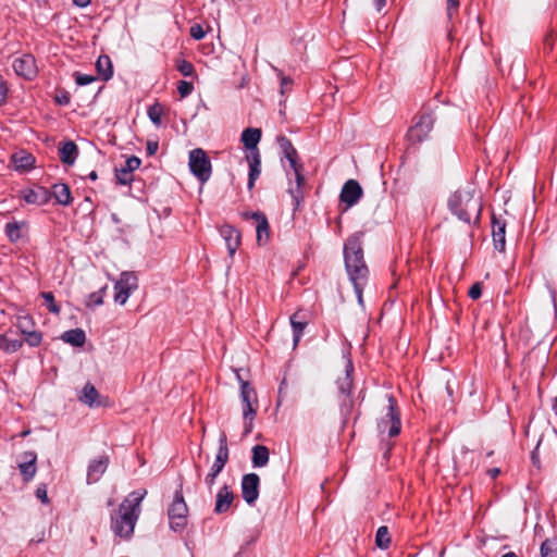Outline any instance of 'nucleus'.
<instances>
[{
	"mask_svg": "<svg viewBox=\"0 0 557 557\" xmlns=\"http://www.w3.org/2000/svg\"><path fill=\"white\" fill-rule=\"evenodd\" d=\"M23 335L25 336V342L32 347L39 346L42 341V335L38 331L33 330L30 332H26Z\"/></svg>",
	"mask_w": 557,
	"mask_h": 557,
	"instance_id": "40",
	"label": "nucleus"
},
{
	"mask_svg": "<svg viewBox=\"0 0 557 557\" xmlns=\"http://www.w3.org/2000/svg\"><path fill=\"white\" fill-rule=\"evenodd\" d=\"M61 338L73 346L81 347L86 342L85 332L81 329L66 331L62 334Z\"/></svg>",
	"mask_w": 557,
	"mask_h": 557,
	"instance_id": "29",
	"label": "nucleus"
},
{
	"mask_svg": "<svg viewBox=\"0 0 557 557\" xmlns=\"http://www.w3.org/2000/svg\"><path fill=\"white\" fill-rule=\"evenodd\" d=\"M147 495L146 490L134 491L119 506L117 512L111 517V529L121 539H131L140 515V504Z\"/></svg>",
	"mask_w": 557,
	"mask_h": 557,
	"instance_id": "2",
	"label": "nucleus"
},
{
	"mask_svg": "<svg viewBox=\"0 0 557 557\" xmlns=\"http://www.w3.org/2000/svg\"><path fill=\"white\" fill-rule=\"evenodd\" d=\"M277 140H278V145H280L281 149L283 150V152L294 148L290 140L288 138H286L285 136L278 137Z\"/></svg>",
	"mask_w": 557,
	"mask_h": 557,
	"instance_id": "53",
	"label": "nucleus"
},
{
	"mask_svg": "<svg viewBox=\"0 0 557 557\" xmlns=\"http://www.w3.org/2000/svg\"><path fill=\"white\" fill-rule=\"evenodd\" d=\"M413 125L408 131V139L411 143H421L425 140L434 125V117L431 113L423 112L413 119Z\"/></svg>",
	"mask_w": 557,
	"mask_h": 557,
	"instance_id": "10",
	"label": "nucleus"
},
{
	"mask_svg": "<svg viewBox=\"0 0 557 557\" xmlns=\"http://www.w3.org/2000/svg\"><path fill=\"white\" fill-rule=\"evenodd\" d=\"M96 69L99 76L103 81H108L112 77V62L108 55H100L96 62Z\"/></svg>",
	"mask_w": 557,
	"mask_h": 557,
	"instance_id": "31",
	"label": "nucleus"
},
{
	"mask_svg": "<svg viewBox=\"0 0 557 557\" xmlns=\"http://www.w3.org/2000/svg\"><path fill=\"white\" fill-rule=\"evenodd\" d=\"M468 295L471 299L475 300V299H479L482 295V285L481 283H474L469 292H468Z\"/></svg>",
	"mask_w": 557,
	"mask_h": 557,
	"instance_id": "49",
	"label": "nucleus"
},
{
	"mask_svg": "<svg viewBox=\"0 0 557 557\" xmlns=\"http://www.w3.org/2000/svg\"><path fill=\"white\" fill-rule=\"evenodd\" d=\"M106 290H107V286H103L99 292H97L99 295H102V297L104 296L106 294Z\"/></svg>",
	"mask_w": 557,
	"mask_h": 557,
	"instance_id": "62",
	"label": "nucleus"
},
{
	"mask_svg": "<svg viewBox=\"0 0 557 557\" xmlns=\"http://www.w3.org/2000/svg\"><path fill=\"white\" fill-rule=\"evenodd\" d=\"M362 196V188L355 180H348L341 191V201L346 203L347 207L355 206Z\"/></svg>",
	"mask_w": 557,
	"mask_h": 557,
	"instance_id": "13",
	"label": "nucleus"
},
{
	"mask_svg": "<svg viewBox=\"0 0 557 557\" xmlns=\"http://www.w3.org/2000/svg\"><path fill=\"white\" fill-rule=\"evenodd\" d=\"M274 71L277 73L280 79H281V94L284 95L285 91L287 89H289L290 85H292V79L284 76L282 71H280L278 69L274 67Z\"/></svg>",
	"mask_w": 557,
	"mask_h": 557,
	"instance_id": "47",
	"label": "nucleus"
},
{
	"mask_svg": "<svg viewBox=\"0 0 557 557\" xmlns=\"http://www.w3.org/2000/svg\"><path fill=\"white\" fill-rule=\"evenodd\" d=\"M106 290H107V286H103L99 292H97L99 295H102V297L104 296L106 294Z\"/></svg>",
	"mask_w": 557,
	"mask_h": 557,
	"instance_id": "63",
	"label": "nucleus"
},
{
	"mask_svg": "<svg viewBox=\"0 0 557 557\" xmlns=\"http://www.w3.org/2000/svg\"><path fill=\"white\" fill-rule=\"evenodd\" d=\"M345 268L358 299L363 305V288L368 283L369 269L363 258V249L359 235L350 236L344 245Z\"/></svg>",
	"mask_w": 557,
	"mask_h": 557,
	"instance_id": "1",
	"label": "nucleus"
},
{
	"mask_svg": "<svg viewBox=\"0 0 557 557\" xmlns=\"http://www.w3.org/2000/svg\"><path fill=\"white\" fill-rule=\"evenodd\" d=\"M289 321L293 329L294 347H296L304 334L307 322L299 320V312L294 313Z\"/></svg>",
	"mask_w": 557,
	"mask_h": 557,
	"instance_id": "32",
	"label": "nucleus"
},
{
	"mask_svg": "<svg viewBox=\"0 0 557 557\" xmlns=\"http://www.w3.org/2000/svg\"><path fill=\"white\" fill-rule=\"evenodd\" d=\"M58 101H59V103H65L66 104L69 102V99L66 97H64V98L59 99Z\"/></svg>",
	"mask_w": 557,
	"mask_h": 557,
	"instance_id": "64",
	"label": "nucleus"
},
{
	"mask_svg": "<svg viewBox=\"0 0 557 557\" xmlns=\"http://www.w3.org/2000/svg\"><path fill=\"white\" fill-rule=\"evenodd\" d=\"M109 465L108 456H100L92 460L88 466L87 481L88 483H96L101 475L106 472Z\"/></svg>",
	"mask_w": 557,
	"mask_h": 557,
	"instance_id": "22",
	"label": "nucleus"
},
{
	"mask_svg": "<svg viewBox=\"0 0 557 557\" xmlns=\"http://www.w3.org/2000/svg\"><path fill=\"white\" fill-rule=\"evenodd\" d=\"M251 218L256 221L257 242L263 245L269 240V223L264 214L253 212Z\"/></svg>",
	"mask_w": 557,
	"mask_h": 557,
	"instance_id": "24",
	"label": "nucleus"
},
{
	"mask_svg": "<svg viewBox=\"0 0 557 557\" xmlns=\"http://www.w3.org/2000/svg\"><path fill=\"white\" fill-rule=\"evenodd\" d=\"M294 176L295 183L289 186L288 193L293 199V206L297 209L304 199L302 185L305 177L302 175V170L294 171Z\"/></svg>",
	"mask_w": 557,
	"mask_h": 557,
	"instance_id": "23",
	"label": "nucleus"
},
{
	"mask_svg": "<svg viewBox=\"0 0 557 557\" xmlns=\"http://www.w3.org/2000/svg\"><path fill=\"white\" fill-rule=\"evenodd\" d=\"M36 496L44 503H48V494L45 485L38 486L36 490Z\"/></svg>",
	"mask_w": 557,
	"mask_h": 557,
	"instance_id": "51",
	"label": "nucleus"
},
{
	"mask_svg": "<svg viewBox=\"0 0 557 557\" xmlns=\"http://www.w3.org/2000/svg\"><path fill=\"white\" fill-rule=\"evenodd\" d=\"M194 90V86L191 83L186 81H180L177 84V91L182 98L189 96Z\"/></svg>",
	"mask_w": 557,
	"mask_h": 557,
	"instance_id": "43",
	"label": "nucleus"
},
{
	"mask_svg": "<svg viewBox=\"0 0 557 557\" xmlns=\"http://www.w3.org/2000/svg\"><path fill=\"white\" fill-rule=\"evenodd\" d=\"M74 77H75L76 84L79 85V86L88 85V84L92 83L96 79L91 75L82 74V73H78V72H76L74 74Z\"/></svg>",
	"mask_w": 557,
	"mask_h": 557,
	"instance_id": "46",
	"label": "nucleus"
},
{
	"mask_svg": "<svg viewBox=\"0 0 557 557\" xmlns=\"http://www.w3.org/2000/svg\"><path fill=\"white\" fill-rule=\"evenodd\" d=\"M541 557H557V541L547 539L541 545Z\"/></svg>",
	"mask_w": 557,
	"mask_h": 557,
	"instance_id": "36",
	"label": "nucleus"
},
{
	"mask_svg": "<svg viewBox=\"0 0 557 557\" xmlns=\"http://www.w3.org/2000/svg\"><path fill=\"white\" fill-rule=\"evenodd\" d=\"M190 36L196 40H201L206 36V32L199 24L190 27Z\"/></svg>",
	"mask_w": 557,
	"mask_h": 557,
	"instance_id": "48",
	"label": "nucleus"
},
{
	"mask_svg": "<svg viewBox=\"0 0 557 557\" xmlns=\"http://www.w3.org/2000/svg\"><path fill=\"white\" fill-rule=\"evenodd\" d=\"M50 194L62 206H69L72 201L70 187L66 184H54Z\"/></svg>",
	"mask_w": 557,
	"mask_h": 557,
	"instance_id": "28",
	"label": "nucleus"
},
{
	"mask_svg": "<svg viewBox=\"0 0 557 557\" xmlns=\"http://www.w3.org/2000/svg\"><path fill=\"white\" fill-rule=\"evenodd\" d=\"M487 473L491 478L495 479L500 473V470L498 468H493L490 469Z\"/></svg>",
	"mask_w": 557,
	"mask_h": 557,
	"instance_id": "59",
	"label": "nucleus"
},
{
	"mask_svg": "<svg viewBox=\"0 0 557 557\" xmlns=\"http://www.w3.org/2000/svg\"><path fill=\"white\" fill-rule=\"evenodd\" d=\"M41 297L44 298V300L46 301V305L49 309L50 312H53V313H59L60 312V308L59 306L54 302V296L52 293L50 292H44L41 293Z\"/></svg>",
	"mask_w": 557,
	"mask_h": 557,
	"instance_id": "41",
	"label": "nucleus"
},
{
	"mask_svg": "<svg viewBox=\"0 0 557 557\" xmlns=\"http://www.w3.org/2000/svg\"><path fill=\"white\" fill-rule=\"evenodd\" d=\"M99 397L100 395L96 387L91 383H86L78 396V399L88 407H98L102 404L99 400Z\"/></svg>",
	"mask_w": 557,
	"mask_h": 557,
	"instance_id": "26",
	"label": "nucleus"
},
{
	"mask_svg": "<svg viewBox=\"0 0 557 557\" xmlns=\"http://www.w3.org/2000/svg\"><path fill=\"white\" fill-rule=\"evenodd\" d=\"M23 346V342L21 339L8 338L5 335L0 334V349L7 354H12L17 351Z\"/></svg>",
	"mask_w": 557,
	"mask_h": 557,
	"instance_id": "34",
	"label": "nucleus"
},
{
	"mask_svg": "<svg viewBox=\"0 0 557 557\" xmlns=\"http://www.w3.org/2000/svg\"><path fill=\"white\" fill-rule=\"evenodd\" d=\"M492 236L496 250L505 251L506 246V223L493 215L492 219Z\"/></svg>",
	"mask_w": 557,
	"mask_h": 557,
	"instance_id": "17",
	"label": "nucleus"
},
{
	"mask_svg": "<svg viewBox=\"0 0 557 557\" xmlns=\"http://www.w3.org/2000/svg\"><path fill=\"white\" fill-rule=\"evenodd\" d=\"M25 226L24 222H9L5 224L4 232L11 242H17L22 237V227Z\"/></svg>",
	"mask_w": 557,
	"mask_h": 557,
	"instance_id": "33",
	"label": "nucleus"
},
{
	"mask_svg": "<svg viewBox=\"0 0 557 557\" xmlns=\"http://www.w3.org/2000/svg\"><path fill=\"white\" fill-rule=\"evenodd\" d=\"M8 84L4 78L0 75V104L4 102L8 96Z\"/></svg>",
	"mask_w": 557,
	"mask_h": 557,
	"instance_id": "50",
	"label": "nucleus"
},
{
	"mask_svg": "<svg viewBox=\"0 0 557 557\" xmlns=\"http://www.w3.org/2000/svg\"><path fill=\"white\" fill-rule=\"evenodd\" d=\"M158 150V143L149 141L147 144V151L149 154H154Z\"/></svg>",
	"mask_w": 557,
	"mask_h": 557,
	"instance_id": "56",
	"label": "nucleus"
},
{
	"mask_svg": "<svg viewBox=\"0 0 557 557\" xmlns=\"http://www.w3.org/2000/svg\"><path fill=\"white\" fill-rule=\"evenodd\" d=\"M260 478L256 473L245 474L242 479V496L248 505H253L259 497Z\"/></svg>",
	"mask_w": 557,
	"mask_h": 557,
	"instance_id": "11",
	"label": "nucleus"
},
{
	"mask_svg": "<svg viewBox=\"0 0 557 557\" xmlns=\"http://www.w3.org/2000/svg\"><path fill=\"white\" fill-rule=\"evenodd\" d=\"M234 502V493L230 486L223 485L216 494L214 512L215 513H224L226 512Z\"/></svg>",
	"mask_w": 557,
	"mask_h": 557,
	"instance_id": "18",
	"label": "nucleus"
},
{
	"mask_svg": "<svg viewBox=\"0 0 557 557\" xmlns=\"http://www.w3.org/2000/svg\"><path fill=\"white\" fill-rule=\"evenodd\" d=\"M16 326L21 331L22 334H25L26 332L33 331L32 330L33 321L29 317H18Z\"/></svg>",
	"mask_w": 557,
	"mask_h": 557,
	"instance_id": "42",
	"label": "nucleus"
},
{
	"mask_svg": "<svg viewBox=\"0 0 557 557\" xmlns=\"http://www.w3.org/2000/svg\"><path fill=\"white\" fill-rule=\"evenodd\" d=\"M228 446L225 433H222L219 438V448L213 465L210 468L211 472L220 474L228 461Z\"/></svg>",
	"mask_w": 557,
	"mask_h": 557,
	"instance_id": "14",
	"label": "nucleus"
},
{
	"mask_svg": "<svg viewBox=\"0 0 557 557\" xmlns=\"http://www.w3.org/2000/svg\"><path fill=\"white\" fill-rule=\"evenodd\" d=\"M13 69L18 76L32 79L37 74L35 58L32 54H23L13 61Z\"/></svg>",
	"mask_w": 557,
	"mask_h": 557,
	"instance_id": "12",
	"label": "nucleus"
},
{
	"mask_svg": "<svg viewBox=\"0 0 557 557\" xmlns=\"http://www.w3.org/2000/svg\"><path fill=\"white\" fill-rule=\"evenodd\" d=\"M91 0H73V4L77 8H86L90 4Z\"/></svg>",
	"mask_w": 557,
	"mask_h": 557,
	"instance_id": "57",
	"label": "nucleus"
},
{
	"mask_svg": "<svg viewBox=\"0 0 557 557\" xmlns=\"http://www.w3.org/2000/svg\"><path fill=\"white\" fill-rule=\"evenodd\" d=\"M138 288V277L135 272L124 271L114 283V301L124 306L129 296Z\"/></svg>",
	"mask_w": 557,
	"mask_h": 557,
	"instance_id": "5",
	"label": "nucleus"
},
{
	"mask_svg": "<svg viewBox=\"0 0 557 557\" xmlns=\"http://www.w3.org/2000/svg\"><path fill=\"white\" fill-rule=\"evenodd\" d=\"M386 4V0H374L376 11H381Z\"/></svg>",
	"mask_w": 557,
	"mask_h": 557,
	"instance_id": "58",
	"label": "nucleus"
},
{
	"mask_svg": "<svg viewBox=\"0 0 557 557\" xmlns=\"http://www.w3.org/2000/svg\"><path fill=\"white\" fill-rule=\"evenodd\" d=\"M283 153H284V157L287 159L293 172L302 170V165L300 163H298V153L295 148L286 150Z\"/></svg>",
	"mask_w": 557,
	"mask_h": 557,
	"instance_id": "37",
	"label": "nucleus"
},
{
	"mask_svg": "<svg viewBox=\"0 0 557 557\" xmlns=\"http://www.w3.org/2000/svg\"><path fill=\"white\" fill-rule=\"evenodd\" d=\"M354 371V366L351 361L346 360L345 364V373L343 376L338 377L336 381L337 388L339 392V411L344 419V422L348 419L350 411L352 409V399H351V388H352V379L351 373Z\"/></svg>",
	"mask_w": 557,
	"mask_h": 557,
	"instance_id": "4",
	"label": "nucleus"
},
{
	"mask_svg": "<svg viewBox=\"0 0 557 557\" xmlns=\"http://www.w3.org/2000/svg\"><path fill=\"white\" fill-rule=\"evenodd\" d=\"M23 461L18 463V469L24 481H30L36 474L37 455L34 451H25L22 456Z\"/></svg>",
	"mask_w": 557,
	"mask_h": 557,
	"instance_id": "21",
	"label": "nucleus"
},
{
	"mask_svg": "<svg viewBox=\"0 0 557 557\" xmlns=\"http://www.w3.org/2000/svg\"><path fill=\"white\" fill-rule=\"evenodd\" d=\"M103 304L102 295H99L98 293H92L89 296L88 306H100Z\"/></svg>",
	"mask_w": 557,
	"mask_h": 557,
	"instance_id": "52",
	"label": "nucleus"
},
{
	"mask_svg": "<svg viewBox=\"0 0 557 557\" xmlns=\"http://www.w3.org/2000/svg\"><path fill=\"white\" fill-rule=\"evenodd\" d=\"M392 539L389 535L388 528L382 525L377 529L375 534V544L381 549H387L391 545Z\"/></svg>",
	"mask_w": 557,
	"mask_h": 557,
	"instance_id": "35",
	"label": "nucleus"
},
{
	"mask_svg": "<svg viewBox=\"0 0 557 557\" xmlns=\"http://www.w3.org/2000/svg\"><path fill=\"white\" fill-rule=\"evenodd\" d=\"M220 234L225 240L228 255L233 257L240 244L239 232L231 225H223L220 228Z\"/></svg>",
	"mask_w": 557,
	"mask_h": 557,
	"instance_id": "19",
	"label": "nucleus"
},
{
	"mask_svg": "<svg viewBox=\"0 0 557 557\" xmlns=\"http://www.w3.org/2000/svg\"><path fill=\"white\" fill-rule=\"evenodd\" d=\"M262 133L260 128L248 127L242 133V143L248 150L247 154L260 153L258 144L261 139Z\"/></svg>",
	"mask_w": 557,
	"mask_h": 557,
	"instance_id": "20",
	"label": "nucleus"
},
{
	"mask_svg": "<svg viewBox=\"0 0 557 557\" xmlns=\"http://www.w3.org/2000/svg\"><path fill=\"white\" fill-rule=\"evenodd\" d=\"M115 178L119 184L127 185L133 181V174L122 166L115 170Z\"/></svg>",
	"mask_w": 557,
	"mask_h": 557,
	"instance_id": "39",
	"label": "nucleus"
},
{
	"mask_svg": "<svg viewBox=\"0 0 557 557\" xmlns=\"http://www.w3.org/2000/svg\"><path fill=\"white\" fill-rule=\"evenodd\" d=\"M447 15L449 18L453 17V13L457 11L459 7V0H447Z\"/></svg>",
	"mask_w": 557,
	"mask_h": 557,
	"instance_id": "54",
	"label": "nucleus"
},
{
	"mask_svg": "<svg viewBox=\"0 0 557 557\" xmlns=\"http://www.w3.org/2000/svg\"><path fill=\"white\" fill-rule=\"evenodd\" d=\"M240 398L244 404L243 414L245 419L244 434L247 435L252 430V420L256 416V409L252 404L257 401L256 391L246 381H240Z\"/></svg>",
	"mask_w": 557,
	"mask_h": 557,
	"instance_id": "9",
	"label": "nucleus"
},
{
	"mask_svg": "<svg viewBox=\"0 0 557 557\" xmlns=\"http://www.w3.org/2000/svg\"><path fill=\"white\" fill-rule=\"evenodd\" d=\"M502 557H517V555L513 552H508V553L504 554Z\"/></svg>",
	"mask_w": 557,
	"mask_h": 557,
	"instance_id": "61",
	"label": "nucleus"
},
{
	"mask_svg": "<svg viewBox=\"0 0 557 557\" xmlns=\"http://www.w3.org/2000/svg\"><path fill=\"white\" fill-rule=\"evenodd\" d=\"M269 462V449L263 445H256L252 448V466L261 468Z\"/></svg>",
	"mask_w": 557,
	"mask_h": 557,
	"instance_id": "30",
	"label": "nucleus"
},
{
	"mask_svg": "<svg viewBox=\"0 0 557 557\" xmlns=\"http://www.w3.org/2000/svg\"><path fill=\"white\" fill-rule=\"evenodd\" d=\"M246 160L249 165L248 188L252 189L256 180L261 173V156L253 152V154H246Z\"/></svg>",
	"mask_w": 557,
	"mask_h": 557,
	"instance_id": "25",
	"label": "nucleus"
},
{
	"mask_svg": "<svg viewBox=\"0 0 557 557\" xmlns=\"http://www.w3.org/2000/svg\"><path fill=\"white\" fill-rule=\"evenodd\" d=\"M140 163L141 161L138 157L131 156L126 159L125 164L123 166L133 174V172L140 166Z\"/></svg>",
	"mask_w": 557,
	"mask_h": 557,
	"instance_id": "45",
	"label": "nucleus"
},
{
	"mask_svg": "<svg viewBox=\"0 0 557 557\" xmlns=\"http://www.w3.org/2000/svg\"><path fill=\"white\" fill-rule=\"evenodd\" d=\"M35 157L25 150L16 151L11 156V163L20 173L30 171L35 166Z\"/></svg>",
	"mask_w": 557,
	"mask_h": 557,
	"instance_id": "16",
	"label": "nucleus"
},
{
	"mask_svg": "<svg viewBox=\"0 0 557 557\" xmlns=\"http://www.w3.org/2000/svg\"><path fill=\"white\" fill-rule=\"evenodd\" d=\"M188 165L190 172L200 181H209L212 172L211 162L205 150L196 148L189 152Z\"/></svg>",
	"mask_w": 557,
	"mask_h": 557,
	"instance_id": "6",
	"label": "nucleus"
},
{
	"mask_svg": "<svg viewBox=\"0 0 557 557\" xmlns=\"http://www.w3.org/2000/svg\"><path fill=\"white\" fill-rule=\"evenodd\" d=\"M163 114V108L161 104L156 103L148 109V116L151 122L159 126L161 124V116Z\"/></svg>",
	"mask_w": 557,
	"mask_h": 557,
	"instance_id": "38",
	"label": "nucleus"
},
{
	"mask_svg": "<svg viewBox=\"0 0 557 557\" xmlns=\"http://www.w3.org/2000/svg\"><path fill=\"white\" fill-rule=\"evenodd\" d=\"M387 400V412L377 423V429L381 433H387L388 436L394 437L399 434L401 429L400 416L397 410L395 398L392 395H388Z\"/></svg>",
	"mask_w": 557,
	"mask_h": 557,
	"instance_id": "8",
	"label": "nucleus"
},
{
	"mask_svg": "<svg viewBox=\"0 0 557 557\" xmlns=\"http://www.w3.org/2000/svg\"><path fill=\"white\" fill-rule=\"evenodd\" d=\"M219 474L209 471V473L205 478V483L207 484L208 488L211 491L213 485L215 484L216 476Z\"/></svg>",
	"mask_w": 557,
	"mask_h": 557,
	"instance_id": "55",
	"label": "nucleus"
},
{
	"mask_svg": "<svg viewBox=\"0 0 557 557\" xmlns=\"http://www.w3.org/2000/svg\"><path fill=\"white\" fill-rule=\"evenodd\" d=\"M88 176H89V178H90L91 181H96V180H97V177H98V175H97V172H96V171H91V172L89 173V175H88Z\"/></svg>",
	"mask_w": 557,
	"mask_h": 557,
	"instance_id": "60",
	"label": "nucleus"
},
{
	"mask_svg": "<svg viewBox=\"0 0 557 557\" xmlns=\"http://www.w3.org/2000/svg\"><path fill=\"white\" fill-rule=\"evenodd\" d=\"M447 206L453 215L459 221L470 224L478 222L481 215V197L476 195L472 184L459 187L447 200Z\"/></svg>",
	"mask_w": 557,
	"mask_h": 557,
	"instance_id": "3",
	"label": "nucleus"
},
{
	"mask_svg": "<svg viewBox=\"0 0 557 557\" xmlns=\"http://www.w3.org/2000/svg\"><path fill=\"white\" fill-rule=\"evenodd\" d=\"M21 195L25 202L37 206L48 203L51 198L50 190H48L45 187H37L35 189H24L21 191Z\"/></svg>",
	"mask_w": 557,
	"mask_h": 557,
	"instance_id": "15",
	"label": "nucleus"
},
{
	"mask_svg": "<svg viewBox=\"0 0 557 557\" xmlns=\"http://www.w3.org/2000/svg\"><path fill=\"white\" fill-rule=\"evenodd\" d=\"M177 70L184 76H191L194 74V65L186 60H181L178 62Z\"/></svg>",
	"mask_w": 557,
	"mask_h": 557,
	"instance_id": "44",
	"label": "nucleus"
},
{
	"mask_svg": "<svg viewBox=\"0 0 557 557\" xmlns=\"http://www.w3.org/2000/svg\"><path fill=\"white\" fill-rule=\"evenodd\" d=\"M78 154V148L74 141H66L59 148L60 160L65 164H73Z\"/></svg>",
	"mask_w": 557,
	"mask_h": 557,
	"instance_id": "27",
	"label": "nucleus"
},
{
	"mask_svg": "<svg viewBox=\"0 0 557 557\" xmlns=\"http://www.w3.org/2000/svg\"><path fill=\"white\" fill-rule=\"evenodd\" d=\"M188 508L181 491L174 495L173 502L168 510L170 527L173 531H182L187 524Z\"/></svg>",
	"mask_w": 557,
	"mask_h": 557,
	"instance_id": "7",
	"label": "nucleus"
}]
</instances>
